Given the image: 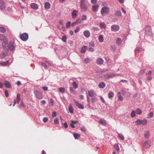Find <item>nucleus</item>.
Returning a JSON list of instances; mask_svg holds the SVG:
<instances>
[{
	"instance_id": "nucleus-1",
	"label": "nucleus",
	"mask_w": 154,
	"mask_h": 154,
	"mask_svg": "<svg viewBox=\"0 0 154 154\" xmlns=\"http://www.w3.org/2000/svg\"><path fill=\"white\" fill-rule=\"evenodd\" d=\"M16 45L14 41H10L9 43L8 42L5 45L2 46L3 49L5 52L9 51H12L14 50L16 47Z\"/></svg>"
},
{
	"instance_id": "nucleus-2",
	"label": "nucleus",
	"mask_w": 154,
	"mask_h": 154,
	"mask_svg": "<svg viewBox=\"0 0 154 154\" xmlns=\"http://www.w3.org/2000/svg\"><path fill=\"white\" fill-rule=\"evenodd\" d=\"M109 13V8L106 6L103 7L101 10V14L103 16H104L106 14H108Z\"/></svg>"
},
{
	"instance_id": "nucleus-3",
	"label": "nucleus",
	"mask_w": 154,
	"mask_h": 154,
	"mask_svg": "<svg viewBox=\"0 0 154 154\" xmlns=\"http://www.w3.org/2000/svg\"><path fill=\"white\" fill-rule=\"evenodd\" d=\"M0 40L3 41L2 43V46L7 43L8 42V40L6 37L5 36L2 34H0Z\"/></svg>"
},
{
	"instance_id": "nucleus-4",
	"label": "nucleus",
	"mask_w": 154,
	"mask_h": 154,
	"mask_svg": "<svg viewBox=\"0 0 154 154\" xmlns=\"http://www.w3.org/2000/svg\"><path fill=\"white\" fill-rule=\"evenodd\" d=\"M34 94L36 97L39 99H42L43 98L42 94L38 90H35Z\"/></svg>"
},
{
	"instance_id": "nucleus-5",
	"label": "nucleus",
	"mask_w": 154,
	"mask_h": 154,
	"mask_svg": "<svg viewBox=\"0 0 154 154\" xmlns=\"http://www.w3.org/2000/svg\"><path fill=\"white\" fill-rule=\"evenodd\" d=\"M145 33L146 35H152V30L150 26H146L145 28Z\"/></svg>"
},
{
	"instance_id": "nucleus-6",
	"label": "nucleus",
	"mask_w": 154,
	"mask_h": 154,
	"mask_svg": "<svg viewBox=\"0 0 154 154\" xmlns=\"http://www.w3.org/2000/svg\"><path fill=\"white\" fill-rule=\"evenodd\" d=\"M20 38L22 40L25 41H26L28 38V34L26 33H24L23 34H20Z\"/></svg>"
},
{
	"instance_id": "nucleus-7",
	"label": "nucleus",
	"mask_w": 154,
	"mask_h": 154,
	"mask_svg": "<svg viewBox=\"0 0 154 154\" xmlns=\"http://www.w3.org/2000/svg\"><path fill=\"white\" fill-rule=\"evenodd\" d=\"M136 122L138 125L142 124L143 125H145L147 124V122L146 119H138L137 121Z\"/></svg>"
},
{
	"instance_id": "nucleus-8",
	"label": "nucleus",
	"mask_w": 154,
	"mask_h": 154,
	"mask_svg": "<svg viewBox=\"0 0 154 154\" xmlns=\"http://www.w3.org/2000/svg\"><path fill=\"white\" fill-rule=\"evenodd\" d=\"M111 28L112 31L116 32L119 30V27L118 25H113L111 26Z\"/></svg>"
},
{
	"instance_id": "nucleus-9",
	"label": "nucleus",
	"mask_w": 154,
	"mask_h": 154,
	"mask_svg": "<svg viewBox=\"0 0 154 154\" xmlns=\"http://www.w3.org/2000/svg\"><path fill=\"white\" fill-rule=\"evenodd\" d=\"M5 2L2 0H0V10H3L5 8Z\"/></svg>"
},
{
	"instance_id": "nucleus-10",
	"label": "nucleus",
	"mask_w": 154,
	"mask_h": 154,
	"mask_svg": "<svg viewBox=\"0 0 154 154\" xmlns=\"http://www.w3.org/2000/svg\"><path fill=\"white\" fill-rule=\"evenodd\" d=\"M78 11L76 10H74L72 13V17L73 19H75L78 15Z\"/></svg>"
},
{
	"instance_id": "nucleus-11",
	"label": "nucleus",
	"mask_w": 154,
	"mask_h": 154,
	"mask_svg": "<svg viewBox=\"0 0 154 154\" xmlns=\"http://www.w3.org/2000/svg\"><path fill=\"white\" fill-rule=\"evenodd\" d=\"M80 7L82 11L85 12L88 10V7L86 5H80Z\"/></svg>"
},
{
	"instance_id": "nucleus-12",
	"label": "nucleus",
	"mask_w": 154,
	"mask_h": 154,
	"mask_svg": "<svg viewBox=\"0 0 154 154\" xmlns=\"http://www.w3.org/2000/svg\"><path fill=\"white\" fill-rule=\"evenodd\" d=\"M74 102L76 105L78 106L79 108L81 109H83L84 108V107L82 106V105L81 104L79 103L76 100H74Z\"/></svg>"
},
{
	"instance_id": "nucleus-13",
	"label": "nucleus",
	"mask_w": 154,
	"mask_h": 154,
	"mask_svg": "<svg viewBox=\"0 0 154 154\" xmlns=\"http://www.w3.org/2000/svg\"><path fill=\"white\" fill-rule=\"evenodd\" d=\"M4 85L5 87L8 88H10L11 87V84L10 82L7 80H5L4 82Z\"/></svg>"
},
{
	"instance_id": "nucleus-14",
	"label": "nucleus",
	"mask_w": 154,
	"mask_h": 154,
	"mask_svg": "<svg viewBox=\"0 0 154 154\" xmlns=\"http://www.w3.org/2000/svg\"><path fill=\"white\" fill-rule=\"evenodd\" d=\"M103 62V60L101 58H98L97 60V63L98 65L102 64Z\"/></svg>"
},
{
	"instance_id": "nucleus-15",
	"label": "nucleus",
	"mask_w": 154,
	"mask_h": 154,
	"mask_svg": "<svg viewBox=\"0 0 154 154\" xmlns=\"http://www.w3.org/2000/svg\"><path fill=\"white\" fill-rule=\"evenodd\" d=\"M143 146L145 148H148L150 146V142L149 141H146L143 144Z\"/></svg>"
},
{
	"instance_id": "nucleus-16",
	"label": "nucleus",
	"mask_w": 154,
	"mask_h": 154,
	"mask_svg": "<svg viewBox=\"0 0 154 154\" xmlns=\"http://www.w3.org/2000/svg\"><path fill=\"white\" fill-rule=\"evenodd\" d=\"M99 123L104 126H106L107 125V123L106 121L103 119H100L99 121Z\"/></svg>"
},
{
	"instance_id": "nucleus-17",
	"label": "nucleus",
	"mask_w": 154,
	"mask_h": 154,
	"mask_svg": "<svg viewBox=\"0 0 154 154\" xmlns=\"http://www.w3.org/2000/svg\"><path fill=\"white\" fill-rule=\"evenodd\" d=\"M84 35L86 38H89L90 35V33L88 30H85L84 32Z\"/></svg>"
},
{
	"instance_id": "nucleus-18",
	"label": "nucleus",
	"mask_w": 154,
	"mask_h": 154,
	"mask_svg": "<svg viewBox=\"0 0 154 154\" xmlns=\"http://www.w3.org/2000/svg\"><path fill=\"white\" fill-rule=\"evenodd\" d=\"M88 94L90 97H92L94 96V91L93 90H90L88 91Z\"/></svg>"
},
{
	"instance_id": "nucleus-19",
	"label": "nucleus",
	"mask_w": 154,
	"mask_h": 154,
	"mask_svg": "<svg viewBox=\"0 0 154 154\" xmlns=\"http://www.w3.org/2000/svg\"><path fill=\"white\" fill-rule=\"evenodd\" d=\"M31 6L32 8L36 9L38 8V6L35 3H32L31 4Z\"/></svg>"
},
{
	"instance_id": "nucleus-20",
	"label": "nucleus",
	"mask_w": 154,
	"mask_h": 154,
	"mask_svg": "<svg viewBox=\"0 0 154 154\" xmlns=\"http://www.w3.org/2000/svg\"><path fill=\"white\" fill-rule=\"evenodd\" d=\"M45 8L49 9L50 8L51 5L49 2H46L45 4Z\"/></svg>"
},
{
	"instance_id": "nucleus-21",
	"label": "nucleus",
	"mask_w": 154,
	"mask_h": 154,
	"mask_svg": "<svg viewBox=\"0 0 154 154\" xmlns=\"http://www.w3.org/2000/svg\"><path fill=\"white\" fill-rule=\"evenodd\" d=\"M87 48V46H86L84 45L82 47L81 50V52L82 53H84L86 51Z\"/></svg>"
},
{
	"instance_id": "nucleus-22",
	"label": "nucleus",
	"mask_w": 154,
	"mask_h": 154,
	"mask_svg": "<svg viewBox=\"0 0 154 154\" xmlns=\"http://www.w3.org/2000/svg\"><path fill=\"white\" fill-rule=\"evenodd\" d=\"M144 136L146 138H148L149 137V131H146L145 132Z\"/></svg>"
},
{
	"instance_id": "nucleus-23",
	"label": "nucleus",
	"mask_w": 154,
	"mask_h": 154,
	"mask_svg": "<svg viewBox=\"0 0 154 154\" xmlns=\"http://www.w3.org/2000/svg\"><path fill=\"white\" fill-rule=\"evenodd\" d=\"M115 14L118 16H121L122 15L121 12L120 10H116L115 11Z\"/></svg>"
},
{
	"instance_id": "nucleus-24",
	"label": "nucleus",
	"mask_w": 154,
	"mask_h": 154,
	"mask_svg": "<svg viewBox=\"0 0 154 154\" xmlns=\"http://www.w3.org/2000/svg\"><path fill=\"white\" fill-rule=\"evenodd\" d=\"M98 8V6L97 5L93 6L92 7V10L94 12H96L97 11Z\"/></svg>"
},
{
	"instance_id": "nucleus-25",
	"label": "nucleus",
	"mask_w": 154,
	"mask_h": 154,
	"mask_svg": "<svg viewBox=\"0 0 154 154\" xmlns=\"http://www.w3.org/2000/svg\"><path fill=\"white\" fill-rule=\"evenodd\" d=\"M122 43V40L121 38H117L116 40V43L118 45H120Z\"/></svg>"
},
{
	"instance_id": "nucleus-26",
	"label": "nucleus",
	"mask_w": 154,
	"mask_h": 154,
	"mask_svg": "<svg viewBox=\"0 0 154 154\" xmlns=\"http://www.w3.org/2000/svg\"><path fill=\"white\" fill-rule=\"evenodd\" d=\"M100 26L101 28L105 29L106 28V24L103 23H102L100 24Z\"/></svg>"
},
{
	"instance_id": "nucleus-27",
	"label": "nucleus",
	"mask_w": 154,
	"mask_h": 154,
	"mask_svg": "<svg viewBox=\"0 0 154 154\" xmlns=\"http://www.w3.org/2000/svg\"><path fill=\"white\" fill-rule=\"evenodd\" d=\"M9 63V61H7L5 62H2L0 63V65L2 66H6Z\"/></svg>"
},
{
	"instance_id": "nucleus-28",
	"label": "nucleus",
	"mask_w": 154,
	"mask_h": 154,
	"mask_svg": "<svg viewBox=\"0 0 154 154\" xmlns=\"http://www.w3.org/2000/svg\"><path fill=\"white\" fill-rule=\"evenodd\" d=\"M135 112L137 115H140L141 114L142 111L140 109L137 108L136 109Z\"/></svg>"
},
{
	"instance_id": "nucleus-29",
	"label": "nucleus",
	"mask_w": 154,
	"mask_h": 154,
	"mask_svg": "<svg viewBox=\"0 0 154 154\" xmlns=\"http://www.w3.org/2000/svg\"><path fill=\"white\" fill-rule=\"evenodd\" d=\"M98 86L100 88H103L105 87V85L103 82H101L99 83Z\"/></svg>"
},
{
	"instance_id": "nucleus-30",
	"label": "nucleus",
	"mask_w": 154,
	"mask_h": 154,
	"mask_svg": "<svg viewBox=\"0 0 154 154\" xmlns=\"http://www.w3.org/2000/svg\"><path fill=\"white\" fill-rule=\"evenodd\" d=\"M7 54L6 52L5 53L3 51L0 54V57L2 58H4L6 56Z\"/></svg>"
},
{
	"instance_id": "nucleus-31",
	"label": "nucleus",
	"mask_w": 154,
	"mask_h": 154,
	"mask_svg": "<svg viewBox=\"0 0 154 154\" xmlns=\"http://www.w3.org/2000/svg\"><path fill=\"white\" fill-rule=\"evenodd\" d=\"M114 95V94L113 92L110 91L108 94V97L109 98H111L113 97Z\"/></svg>"
},
{
	"instance_id": "nucleus-32",
	"label": "nucleus",
	"mask_w": 154,
	"mask_h": 154,
	"mask_svg": "<svg viewBox=\"0 0 154 154\" xmlns=\"http://www.w3.org/2000/svg\"><path fill=\"white\" fill-rule=\"evenodd\" d=\"M92 97L91 102L93 103H95L97 100V98L96 96H94Z\"/></svg>"
},
{
	"instance_id": "nucleus-33",
	"label": "nucleus",
	"mask_w": 154,
	"mask_h": 154,
	"mask_svg": "<svg viewBox=\"0 0 154 154\" xmlns=\"http://www.w3.org/2000/svg\"><path fill=\"white\" fill-rule=\"evenodd\" d=\"M69 110L71 113H72L73 112V109L72 105L70 104L69 106Z\"/></svg>"
},
{
	"instance_id": "nucleus-34",
	"label": "nucleus",
	"mask_w": 154,
	"mask_h": 154,
	"mask_svg": "<svg viewBox=\"0 0 154 154\" xmlns=\"http://www.w3.org/2000/svg\"><path fill=\"white\" fill-rule=\"evenodd\" d=\"M20 99V95L19 93L17 94V102L19 103Z\"/></svg>"
},
{
	"instance_id": "nucleus-35",
	"label": "nucleus",
	"mask_w": 154,
	"mask_h": 154,
	"mask_svg": "<svg viewBox=\"0 0 154 154\" xmlns=\"http://www.w3.org/2000/svg\"><path fill=\"white\" fill-rule=\"evenodd\" d=\"M87 2L86 0H81L80 2V5H86Z\"/></svg>"
},
{
	"instance_id": "nucleus-36",
	"label": "nucleus",
	"mask_w": 154,
	"mask_h": 154,
	"mask_svg": "<svg viewBox=\"0 0 154 154\" xmlns=\"http://www.w3.org/2000/svg\"><path fill=\"white\" fill-rule=\"evenodd\" d=\"M98 39L100 42H102L103 41V36L100 35L98 37Z\"/></svg>"
},
{
	"instance_id": "nucleus-37",
	"label": "nucleus",
	"mask_w": 154,
	"mask_h": 154,
	"mask_svg": "<svg viewBox=\"0 0 154 154\" xmlns=\"http://www.w3.org/2000/svg\"><path fill=\"white\" fill-rule=\"evenodd\" d=\"M118 136L121 140H123L124 139V137L122 134L118 133Z\"/></svg>"
},
{
	"instance_id": "nucleus-38",
	"label": "nucleus",
	"mask_w": 154,
	"mask_h": 154,
	"mask_svg": "<svg viewBox=\"0 0 154 154\" xmlns=\"http://www.w3.org/2000/svg\"><path fill=\"white\" fill-rule=\"evenodd\" d=\"M72 85L74 86V87L75 88H78V85L75 81H74L73 82Z\"/></svg>"
},
{
	"instance_id": "nucleus-39",
	"label": "nucleus",
	"mask_w": 154,
	"mask_h": 154,
	"mask_svg": "<svg viewBox=\"0 0 154 154\" xmlns=\"http://www.w3.org/2000/svg\"><path fill=\"white\" fill-rule=\"evenodd\" d=\"M42 65L44 67L45 69H47L48 68V65L46 62L45 63H42Z\"/></svg>"
},
{
	"instance_id": "nucleus-40",
	"label": "nucleus",
	"mask_w": 154,
	"mask_h": 154,
	"mask_svg": "<svg viewBox=\"0 0 154 154\" xmlns=\"http://www.w3.org/2000/svg\"><path fill=\"white\" fill-rule=\"evenodd\" d=\"M73 135L75 139H78L80 136L79 134H73Z\"/></svg>"
},
{
	"instance_id": "nucleus-41",
	"label": "nucleus",
	"mask_w": 154,
	"mask_h": 154,
	"mask_svg": "<svg viewBox=\"0 0 154 154\" xmlns=\"http://www.w3.org/2000/svg\"><path fill=\"white\" fill-rule=\"evenodd\" d=\"M59 91L62 93H64L65 92V89L64 88L61 87L59 88Z\"/></svg>"
},
{
	"instance_id": "nucleus-42",
	"label": "nucleus",
	"mask_w": 154,
	"mask_h": 154,
	"mask_svg": "<svg viewBox=\"0 0 154 154\" xmlns=\"http://www.w3.org/2000/svg\"><path fill=\"white\" fill-rule=\"evenodd\" d=\"M0 31L1 32L4 33L5 32L6 30L4 27L2 26H1L0 27Z\"/></svg>"
},
{
	"instance_id": "nucleus-43",
	"label": "nucleus",
	"mask_w": 154,
	"mask_h": 154,
	"mask_svg": "<svg viewBox=\"0 0 154 154\" xmlns=\"http://www.w3.org/2000/svg\"><path fill=\"white\" fill-rule=\"evenodd\" d=\"M66 39L67 37L66 35L62 36V40L64 42H66Z\"/></svg>"
},
{
	"instance_id": "nucleus-44",
	"label": "nucleus",
	"mask_w": 154,
	"mask_h": 154,
	"mask_svg": "<svg viewBox=\"0 0 154 154\" xmlns=\"http://www.w3.org/2000/svg\"><path fill=\"white\" fill-rule=\"evenodd\" d=\"M114 147L116 150H117V151L119 150V147L118 144H115L114 145Z\"/></svg>"
},
{
	"instance_id": "nucleus-45",
	"label": "nucleus",
	"mask_w": 154,
	"mask_h": 154,
	"mask_svg": "<svg viewBox=\"0 0 154 154\" xmlns=\"http://www.w3.org/2000/svg\"><path fill=\"white\" fill-rule=\"evenodd\" d=\"M81 130L82 131L84 132H86L87 131L86 128L84 126H82L81 127Z\"/></svg>"
},
{
	"instance_id": "nucleus-46",
	"label": "nucleus",
	"mask_w": 154,
	"mask_h": 154,
	"mask_svg": "<svg viewBox=\"0 0 154 154\" xmlns=\"http://www.w3.org/2000/svg\"><path fill=\"white\" fill-rule=\"evenodd\" d=\"M59 120L58 118H56L54 120V122L56 124H57L59 123Z\"/></svg>"
},
{
	"instance_id": "nucleus-47",
	"label": "nucleus",
	"mask_w": 154,
	"mask_h": 154,
	"mask_svg": "<svg viewBox=\"0 0 154 154\" xmlns=\"http://www.w3.org/2000/svg\"><path fill=\"white\" fill-rule=\"evenodd\" d=\"M90 60L89 58H86L85 59V62L86 63H88L90 62Z\"/></svg>"
},
{
	"instance_id": "nucleus-48",
	"label": "nucleus",
	"mask_w": 154,
	"mask_h": 154,
	"mask_svg": "<svg viewBox=\"0 0 154 154\" xmlns=\"http://www.w3.org/2000/svg\"><path fill=\"white\" fill-rule=\"evenodd\" d=\"M71 23V22L70 21H69V22H68L66 23V27L67 28H68L70 27Z\"/></svg>"
},
{
	"instance_id": "nucleus-49",
	"label": "nucleus",
	"mask_w": 154,
	"mask_h": 154,
	"mask_svg": "<svg viewBox=\"0 0 154 154\" xmlns=\"http://www.w3.org/2000/svg\"><path fill=\"white\" fill-rule=\"evenodd\" d=\"M75 22L77 24H80L82 22V20L80 19H78L76 20Z\"/></svg>"
},
{
	"instance_id": "nucleus-50",
	"label": "nucleus",
	"mask_w": 154,
	"mask_h": 154,
	"mask_svg": "<svg viewBox=\"0 0 154 154\" xmlns=\"http://www.w3.org/2000/svg\"><path fill=\"white\" fill-rule=\"evenodd\" d=\"M87 19V17L86 15H84L82 17V20H85Z\"/></svg>"
},
{
	"instance_id": "nucleus-51",
	"label": "nucleus",
	"mask_w": 154,
	"mask_h": 154,
	"mask_svg": "<svg viewBox=\"0 0 154 154\" xmlns=\"http://www.w3.org/2000/svg\"><path fill=\"white\" fill-rule=\"evenodd\" d=\"M46 63H47V65L52 66V62L51 61H46Z\"/></svg>"
},
{
	"instance_id": "nucleus-52",
	"label": "nucleus",
	"mask_w": 154,
	"mask_h": 154,
	"mask_svg": "<svg viewBox=\"0 0 154 154\" xmlns=\"http://www.w3.org/2000/svg\"><path fill=\"white\" fill-rule=\"evenodd\" d=\"M70 92L71 93H73L74 92V90L73 88L72 87H70Z\"/></svg>"
},
{
	"instance_id": "nucleus-53",
	"label": "nucleus",
	"mask_w": 154,
	"mask_h": 154,
	"mask_svg": "<svg viewBox=\"0 0 154 154\" xmlns=\"http://www.w3.org/2000/svg\"><path fill=\"white\" fill-rule=\"evenodd\" d=\"M142 50V49L139 47L136 48V50L139 52H140Z\"/></svg>"
},
{
	"instance_id": "nucleus-54",
	"label": "nucleus",
	"mask_w": 154,
	"mask_h": 154,
	"mask_svg": "<svg viewBox=\"0 0 154 154\" xmlns=\"http://www.w3.org/2000/svg\"><path fill=\"white\" fill-rule=\"evenodd\" d=\"M42 88L45 91H47L48 90V87L44 86L42 87Z\"/></svg>"
},
{
	"instance_id": "nucleus-55",
	"label": "nucleus",
	"mask_w": 154,
	"mask_h": 154,
	"mask_svg": "<svg viewBox=\"0 0 154 154\" xmlns=\"http://www.w3.org/2000/svg\"><path fill=\"white\" fill-rule=\"evenodd\" d=\"M5 94L6 97H8V93L7 90H5Z\"/></svg>"
},
{
	"instance_id": "nucleus-56",
	"label": "nucleus",
	"mask_w": 154,
	"mask_h": 154,
	"mask_svg": "<svg viewBox=\"0 0 154 154\" xmlns=\"http://www.w3.org/2000/svg\"><path fill=\"white\" fill-rule=\"evenodd\" d=\"M48 120V118L47 117H44L43 119V121L44 122H47Z\"/></svg>"
},
{
	"instance_id": "nucleus-57",
	"label": "nucleus",
	"mask_w": 154,
	"mask_h": 154,
	"mask_svg": "<svg viewBox=\"0 0 154 154\" xmlns=\"http://www.w3.org/2000/svg\"><path fill=\"white\" fill-rule=\"evenodd\" d=\"M64 125V126L65 128H67L68 127V125H67V123L65 122L64 124L63 123H62V125Z\"/></svg>"
},
{
	"instance_id": "nucleus-58",
	"label": "nucleus",
	"mask_w": 154,
	"mask_h": 154,
	"mask_svg": "<svg viewBox=\"0 0 154 154\" xmlns=\"http://www.w3.org/2000/svg\"><path fill=\"white\" fill-rule=\"evenodd\" d=\"M97 0H91V2L93 4H95L97 2Z\"/></svg>"
},
{
	"instance_id": "nucleus-59",
	"label": "nucleus",
	"mask_w": 154,
	"mask_h": 154,
	"mask_svg": "<svg viewBox=\"0 0 154 154\" xmlns=\"http://www.w3.org/2000/svg\"><path fill=\"white\" fill-rule=\"evenodd\" d=\"M135 111H133L131 113V116H135Z\"/></svg>"
},
{
	"instance_id": "nucleus-60",
	"label": "nucleus",
	"mask_w": 154,
	"mask_h": 154,
	"mask_svg": "<svg viewBox=\"0 0 154 154\" xmlns=\"http://www.w3.org/2000/svg\"><path fill=\"white\" fill-rule=\"evenodd\" d=\"M79 27H77L75 30V32L76 33L78 32L79 30Z\"/></svg>"
},
{
	"instance_id": "nucleus-61",
	"label": "nucleus",
	"mask_w": 154,
	"mask_h": 154,
	"mask_svg": "<svg viewBox=\"0 0 154 154\" xmlns=\"http://www.w3.org/2000/svg\"><path fill=\"white\" fill-rule=\"evenodd\" d=\"M17 84L18 86H20L21 85L20 82L19 81H18L17 82Z\"/></svg>"
},
{
	"instance_id": "nucleus-62",
	"label": "nucleus",
	"mask_w": 154,
	"mask_h": 154,
	"mask_svg": "<svg viewBox=\"0 0 154 154\" xmlns=\"http://www.w3.org/2000/svg\"><path fill=\"white\" fill-rule=\"evenodd\" d=\"M118 99L119 100L122 101V97L121 95H120L118 97Z\"/></svg>"
},
{
	"instance_id": "nucleus-63",
	"label": "nucleus",
	"mask_w": 154,
	"mask_h": 154,
	"mask_svg": "<svg viewBox=\"0 0 154 154\" xmlns=\"http://www.w3.org/2000/svg\"><path fill=\"white\" fill-rule=\"evenodd\" d=\"M70 126L72 128H75V125H74V124L72 123H70Z\"/></svg>"
},
{
	"instance_id": "nucleus-64",
	"label": "nucleus",
	"mask_w": 154,
	"mask_h": 154,
	"mask_svg": "<svg viewBox=\"0 0 154 154\" xmlns=\"http://www.w3.org/2000/svg\"><path fill=\"white\" fill-rule=\"evenodd\" d=\"M41 103L42 104H45L46 103V101L45 100H42L41 101Z\"/></svg>"
}]
</instances>
